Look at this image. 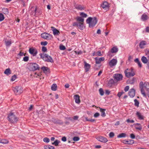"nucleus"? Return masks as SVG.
Masks as SVG:
<instances>
[{
  "mask_svg": "<svg viewBox=\"0 0 149 149\" xmlns=\"http://www.w3.org/2000/svg\"><path fill=\"white\" fill-rule=\"evenodd\" d=\"M41 36L44 39L47 40H51L53 38L52 35L45 32L42 33L41 35Z\"/></svg>",
  "mask_w": 149,
  "mask_h": 149,
  "instance_id": "obj_6",
  "label": "nucleus"
},
{
  "mask_svg": "<svg viewBox=\"0 0 149 149\" xmlns=\"http://www.w3.org/2000/svg\"><path fill=\"white\" fill-rule=\"evenodd\" d=\"M126 121L128 123H133L134 122V121L133 120H130L129 119H128L126 120Z\"/></svg>",
  "mask_w": 149,
  "mask_h": 149,
  "instance_id": "obj_57",
  "label": "nucleus"
},
{
  "mask_svg": "<svg viewBox=\"0 0 149 149\" xmlns=\"http://www.w3.org/2000/svg\"><path fill=\"white\" fill-rule=\"evenodd\" d=\"M25 55V54L23 52H20L18 54V55L20 56H24Z\"/></svg>",
  "mask_w": 149,
  "mask_h": 149,
  "instance_id": "obj_61",
  "label": "nucleus"
},
{
  "mask_svg": "<svg viewBox=\"0 0 149 149\" xmlns=\"http://www.w3.org/2000/svg\"><path fill=\"white\" fill-rule=\"evenodd\" d=\"M97 139L98 141L106 143L108 141L106 138L101 136H98L97 138Z\"/></svg>",
  "mask_w": 149,
  "mask_h": 149,
  "instance_id": "obj_16",
  "label": "nucleus"
},
{
  "mask_svg": "<svg viewBox=\"0 0 149 149\" xmlns=\"http://www.w3.org/2000/svg\"><path fill=\"white\" fill-rule=\"evenodd\" d=\"M85 119L86 121H90L91 122H93L95 121V119H88V118L87 117H85Z\"/></svg>",
  "mask_w": 149,
  "mask_h": 149,
  "instance_id": "obj_49",
  "label": "nucleus"
},
{
  "mask_svg": "<svg viewBox=\"0 0 149 149\" xmlns=\"http://www.w3.org/2000/svg\"><path fill=\"white\" fill-rule=\"evenodd\" d=\"M43 141L45 143H48L49 142L50 139L46 137L43 139Z\"/></svg>",
  "mask_w": 149,
  "mask_h": 149,
  "instance_id": "obj_46",
  "label": "nucleus"
},
{
  "mask_svg": "<svg viewBox=\"0 0 149 149\" xmlns=\"http://www.w3.org/2000/svg\"><path fill=\"white\" fill-rule=\"evenodd\" d=\"M60 142V141L56 140L54 142L52 143V144L56 146H57L58 145V144Z\"/></svg>",
  "mask_w": 149,
  "mask_h": 149,
  "instance_id": "obj_41",
  "label": "nucleus"
},
{
  "mask_svg": "<svg viewBox=\"0 0 149 149\" xmlns=\"http://www.w3.org/2000/svg\"><path fill=\"white\" fill-rule=\"evenodd\" d=\"M103 9H104L106 11L109 10V5L108 3L107 2H104L101 5Z\"/></svg>",
  "mask_w": 149,
  "mask_h": 149,
  "instance_id": "obj_13",
  "label": "nucleus"
},
{
  "mask_svg": "<svg viewBox=\"0 0 149 149\" xmlns=\"http://www.w3.org/2000/svg\"><path fill=\"white\" fill-rule=\"evenodd\" d=\"M29 57L28 56H25L23 58V61L25 62H27L29 60Z\"/></svg>",
  "mask_w": 149,
  "mask_h": 149,
  "instance_id": "obj_56",
  "label": "nucleus"
},
{
  "mask_svg": "<svg viewBox=\"0 0 149 149\" xmlns=\"http://www.w3.org/2000/svg\"><path fill=\"white\" fill-rule=\"evenodd\" d=\"M123 143L128 145H132L134 143V141L132 139H130L129 140H125L123 141Z\"/></svg>",
  "mask_w": 149,
  "mask_h": 149,
  "instance_id": "obj_18",
  "label": "nucleus"
},
{
  "mask_svg": "<svg viewBox=\"0 0 149 149\" xmlns=\"http://www.w3.org/2000/svg\"><path fill=\"white\" fill-rule=\"evenodd\" d=\"M126 136V134L125 133H122L118 135L117 137L118 138H121L125 137Z\"/></svg>",
  "mask_w": 149,
  "mask_h": 149,
  "instance_id": "obj_38",
  "label": "nucleus"
},
{
  "mask_svg": "<svg viewBox=\"0 0 149 149\" xmlns=\"http://www.w3.org/2000/svg\"><path fill=\"white\" fill-rule=\"evenodd\" d=\"M41 69L43 70L44 73L45 74L47 73L49 71V68L45 66H43L42 67Z\"/></svg>",
  "mask_w": 149,
  "mask_h": 149,
  "instance_id": "obj_24",
  "label": "nucleus"
},
{
  "mask_svg": "<svg viewBox=\"0 0 149 149\" xmlns=\"http://www.w3.org/2000/svg\"><path fill=\"white\" fill-rule=\"evenodd\" d=\"M29 51L30 54L33 56H35L38 53L37 49L35 47H32L29 48Z\"/></svg>",
  "mask_w": 149,
  "mask_h": 149,
  "instance_id": "obj_9",
  "label": "nucleus"
},
{
  "mask_svg": "<svg viewBox=\"0 0 149 149\" xmlns=\"http://www.w3.org/2000/svg\"><path fill=\"white\" fill-rule=\"evenodd\" d=\"M136 115L139 120H142L144 119V116L139 112L137 111Z\"/></svg>",
  "mask_w": 149,
  "mask_h": 149,
  "instance_id": "obj_25",
  "label": "nucleus"
},
{
  "mask_svg": "<svg viewBox=\"0 0 149 149\" xmlns=\"http://www.w3.org/2000/svg\"><path fill=\"white\" fill-rule=\"evenodd\" d=\"M134 105L137 107H138L139 104V101L136 99H135L134 100Z\"/></svg>",
  "mask_w": 149,
  "mask_h": 149,
  "instance_id": "obj_43",
  "label": "nucleus"
},
{
  "mask_svg": "<svg viewBox=\"0 0 149 149\" xmlns=\"http://www.w3.org/2000/svg\"><path fill=\"white\" fill-rule=\"evenodd\" d=\"M102 54L101 53V51L99 50L96 52L95 56H102Z\"/></svg>",
  "mask_w": 149,
  "mask_h": 149,
  "instance_id": "obj_50",
  "label": "nucleus"
},
{
  "mask_svg": "<svg viewBox=\"0 0 149 149\" xmlns=\"http://www.w3.org/2000/svg\"><path fill=\"white\" fill-rule=\"evenodd\" d=\"M148 19V16L145 13H143L141 16V19L142 21H145Z\"/></svg>",
  "mask_w": 149,
  "mask_h": 149,
  "instance_id": "obj_22",
  "label": "nucleus"
},
{
  "mask_svg": "<svg viewBox=\"0 0 149 149\" xmlns=\"http://www.w3.org/2000/svg\"><path fill=\"white\" fill-rule=\"evenodd\" d=\"M29 69L30 71H34L39 70L40 68L39 65L36 63H31L29 64Z\"/></svg>",
  "mask_w": 149,
  "mask_h": 149,
  "instance_id": "obj_5",
  "label": "nucleus"
},
{
  "mask_svg": "<svg viewBox=\"0 0 149 149\" xmlns=\"http://www.w3.org/2000/svg\"><path fill=\"white\" fill-rule=\"evenodd\" d=\"M113 77L117 81H120L122 79L123 76L121 74H114Z\"/></svg>",
  "mask_w": 149,
  "mask_h": 149,
  "instance_id": "obj_10",
  "label": "nucleus"
},
{
  "mask_svg": "<svg viewBox=\"0 0 149 149\" xmlns=\"http://www.w3.org/2000/svg\"><path fill=\"white\" fill-rule=\"evenodd\" d=\"M147 44L146 41L142 40L139 43V47L141 49H143L144 48V46L146 45Z\"/></svg>",
  "mask_w": 149,
  "mask_h": 149,
  "instance_id": "obj_19",
  "label": "nucleus"
},
{
  "mask_svg": "<svg viewBox=\"0 0 149 149\" xmlns=\"http://www.w3.org/2000/svg\"><path fill=\"white\" fill-rule=\"evenodd\" d=\"M145 52L146 55L149 54V49H146L145 50Z\"/></svg>",
  "mask_w": 149,
  "mask_h": 149,
  "instance_id": "obj_64",
  "label": "nucleus"
},
{
  "mask_svg": "<svg viewBox=\"0 0 149 149\" xmlns=\"http://www.w3.org/2000/svg\"><path fill=\"white\" fill-rule=\"evenodd\" d=\"M144 87L146 89L148 92L149 91V83L145 82L144 84Z\"/></svg>",
  "mask_w": 149,
  "mask_h": 149,
  "instance_id": "obj_29",
  "label": "nucleus"
},
{
  "mask_svg": "<svg viewBox=\"0 0 149 149\" xmlns=\"http://www.w3.org/2000/svg\"><path fill=\"white\" fill-rule=\"evenodd\" d=\"M42 51L44 53L46 52H47V49L45 47L42 46Z\"/></svg>",
  "mask_w": 149,
  "mask_h": 149,
  "instance_id": "obj_48",
  "label": "nucleus"
},
{
  "mask_svg": "<svg viewBox=\"0 0 149 149\" xmlns=\"http://www.w3.org/2000/svg\"><path fill=\"white\" fill-rule=\"evenodd\" d=\"M100 115V114L99 113H96L94 115V116L95 118H97Z\"/></svg>",
  "mask_w": 149,
  "mask_h": 149,
  "instance_id": "obj_62",
  "label": "nucleus"
},
{
  "mask_svg": "<svg viewBox=\"0 0 149 149\" xmlns=\"http://www.w3.org/2000/svg\"><path fill=\"white\" fill-rule=\"evenodd\" d=\"M52 30L53 31V33L54 35H58L60 33L59 31L54 27L52 26L51 27Z\"/></svg>",
  "mask_w": 149,
  "mask_h": 149,
  "instance_id": "obj_21",
  "label": "nucleus"
},
{
  "mask_svg": "<svg viewBox=\"0 0 149 149\" xmlns=\"http://www.w3.org/2000/svg\"><path fill=\"white\" fill-rule=\"evenodd\" d=\"M125 76L127 78L133 77L135 75V74L134 69L131 68L130 69L127 68L124 71Z\"/></svg>",
  "mask_w": 149,
  "mask_h": 149,
  "instance_id": "obj_4",
  "label": "nucleus"
},
{
  "mask_svg": "<svg viewBox=\"0 0 149 149\" xmlns=\"http://www.w3.org/2000/svg\"><path fill=\"white\" fill-rule=\"evenodd\" d=\"M95 63L96 64H99L100 63L101 61H103L104 60L105 58L104 57H102L98 58L97 57H95Z\"/></svg>",
  "mask_w": 149,
  "mask_h": 149,
  "instance_id": "obj_14",
  "label": "nucleus"
},
{
  "mask_svg": "<svg viewBox=\"0 0 149 149\" xmlns=\"http://www.w3.org/2000/svg\"><path fill=\"white\" fill-rule=\"evenodd\" d=\"M117 62V60L116 59H113L109 62V65L111 67L115 66L116 65Z\"/></svg>",
  "mask_w": 149,
  "mask_h": 149,
  "instance_id": "obj_15",
  "label": "nucleus"
},
{
  "mask_svg": "<svg viewBox=\"0 0 149 149\" xmlns=\"http://www.w3.org/2000/svg\"><path fill=\"white\" fill-rule=\"evenodd\" d=\"M7 118L8 121L11 123H17L19 118L16 116L13 112H11L8 115Z\"/></svg>",
  "mask_w": 149,
  "mask_h": 149,
  "instance_id": "obj_1",
  "label": "nucleus"
},
{
  "mask_svg": "<svg viewBox=\"0 0 149 149\" xmlns=\"http://www.w3.org/2000/svg\"><path fill=\"white\" fill-rule=\"evenodd\" d=\"M128 94L129 96L131 97H134L135 94V90L134 88H132L129 91Z\"/></svg>",
  "mask_w": 149,
  "mask_h": 149,
  "instance_id": "obj_12",
  "label": "nucleus"
},
{
  "mask_svg": "<svg viewBox=\"0 0 149 149\" xmlns=\"http://www.w3.org/2000/svg\"><path fill=\"white\" fill-rule=\"evenodd\" d=\"M16 78H17L16 75L15 74L11 78V80L12 81H14V80H15V79H16Z\"/></svg>",
  "mask_w": 149,
  "mask_h": 149,
  "instance_id": "obj_58",
  "label": "nucleus"
},
{
  "mask_svg": "<svg viewBox=\"0 0 149 149\" xmlns=\"http://www.w3.org/2000/svg\"><path fill=\"white\" fill-rule=\"evenodd\" d=\"M118 50V49L116 46L113 47L110 50V52L112 53H116L117 52Z\"/></svg>",
  "mask_w": 149,
  "mask_h": 149,
  "instance_id": "obj_23",
  "label": "nucleus"
},
{
  "mask_svg": "<svg viewBox=\"0 0 149 149\" xmlns=\"http://www.w3.org/2000/svg\"><path fill=\"white\" fill-rule=\"evenodd\" d=\"M139 87L141 88H143L144 87V84L143 81H141L139 84Z\"/></svg>",
  "mask_w": 149,
  "mask_h": 149,
  "instance_id": "obj_52",
  "label": "nucleus"
},
{
  "mask_svg": "<svg viewBox=\"0 0 149 149\" xmlns=\"http://www.w3.org/2000/svg\"><path fill=\"white\" fill-rule=\"evenodd\" d=\"M100 111L101 112V116L102 117H104L106 116V115L105 112L106 109H102L99 107Z\"/></svg>",
  "mask_w": 149,
  "mask_h": 149,
  "instance_id": "obj_26",
  "label": "nucleus"
},
{
  "mask_svg": "<svg viewBox=\"0 0 149 149\" xmlns=\"http://www.w3.org/2000/svg\"><path fill=\"white\" fill-rule=\"evenodd\" d=\"M75 8L81 10H84L85 9V8L84 6H83L81 5H77L75 6Z\"/></svg>",
  "mask_w": 149,
  "mask_h": 149,
  "instance_id": "obj_30",
  "label": "nucleus"
},
{
  "mask_svg": "<svg viewBox=\"0 0 149 149\" xmlns=\"http://www.w3.org/2000/svg\"><path fill=\"white\" fill-rule=\"evenodd\" d=\"M4 19V17L2 13H0V21H3Z\"/></svg>",
  "mask_w": 149,
  "mask_h": 149,
  "instance_id": "obj_47",
  "label": "nucleus"
},
{
  "mask_svg": "<svg viewBox=\"0 0 149 149\" xmlns=\"http://www.w3.org/2000/svg\"><path fill=\"white\" fill-rule=\"evenodd\" d=\"M80 15L83 17H86L87 16V15L84 12L80 13Z\"/></svg>",
  "mask_w": 149,
  "mask_h": 149,
  "instance_id": "obj_51",
  "label": "nucleus"
},
{
  "mask_svg": "<svg viewBox=\"0 0 149 149\" xmlns=\"http://www.w3.org/2000/svg\"><path fill=\"white\" fill-rule=\"evenodd\" d=\"M13 91L16 95H18L22 93V88L21 86H16L14 88Z\"/></svg>",
  "mask_w": 149,
  "mask_h": 149,
  "instance_id": "obj_7",
  "label": "nucleus"
},
{
  "mask_svg": "<svg viewBox=\"0 0 149 149\" xmlns=\"http://www.w3.org/2000/svg\"><path fill=\"white\" fill-rule=\"evenodd\" d=\"M59 48L61 50H65L66 49L65 47L63 45H60V46Z\"/></svg>",
  "mask_w": 149,
  "mask_h": 149,
  "instance_id": "obj_53",
  "label": "nucleus"
},
{
  "mask_svg": "<svg viewBox=\"0 0 149 149\" xmlns=\"http://www.w3.org/2000/svg\"><path fill=\"white\" fill-rule=\"evenodd\" d=\"M134 125H137L138 126V127H135V128L136 130H138L140 131H141L142 130V127L140 123H135L134 124Z\"/></svg>",
  "mask_w": 149,
  "mask_h": 149,
  "instance_id": "obj_28",
  "label": "nucleus"
},
{
  "mask_svg": "<svg viewBox=\"0 0 149 149\" xmlns=\"http://www.w3.org/2000/svg\"><path fill=\"white\" fill-rule=\"evenodd\" d=\"M44 148L45 149H55V148L54 146L50 145L44 146Z\"/></svg>",
  "mask_w": 149,
  "mask_h": 149,
  "instance_id": "obj_35",
  "label": "nucleus"
},
{
  "mask_svg": "<svg viewBox=\"0 0 149 149\" xmlns=\"http://www.w3.org/2000/svg\"><path fill=\"white\" fill-rule=\"evenodd\" d=\"M3 13L5 15H8L9 13L8 9L7 8H3L2 9Z\"/></svg>",
  "mask_w": 149,
  "mask_h": 149,
  "instance_id": "obj_37",
  "label": "nucleus"
},
{
  "mask_svg": "<svg viewBox=\"0 0 149 149\" xmlns=\"http://www.w3.org/2000/svg\"><path fill=\"white\" fill-rule=\"evenodd\" d=\"M141 60L142 62L144 64H146L147 63L148 60L147 58L144 56L142 57L141 58Z\"/></svg>",
  "mask_w": 149,
  "mask_h": 149,
  "instance_id": "obj_32",
  "label": "nucleus"
},
{
  "mask_svg": "<svg viewBox=\"0 0 149 149\" xmlns=\"http://www.w3.org/2000/svg\"><path fill=\"white\" fill-rule=\"evenodd\" d=\"M39 55L40 56V58L45 61L51 63L54 62V60L52 57L47 54L40 53Z\"/></svg>",
  "mask_w": 149,
  "mask_h": 149,
  "instance_id": "obj_3",
  "label": "nucleus"
},
{
  "mask_svg": "<svg viewBox=\"0 0 149 149\" xmlns=\"http://www.w3.org/2000/svg\"><path fill=\"white\" fill-rule=\"evenodd\" d=\"M86 22L87 24H89V27L93 28L97 23V20L95 17L93 18L90 17L86 19Z\"/></svg>",
  "mask_w": 149,
  "mask_h": 149,
  "instance_id": "obj_2",
  "label": "nucleus"
},
{
  "mask_svg": "<svg viewBox=\"0 0 149 149\" xmlns=\"http://www.w3.org/2000/svg\"><path fill=\"white\" fill-rule=\"evenodd\" d=\"M5 42L7 47H10L12 44L11 41L10 40L5 41Z\"/></svg>",
  "mask_w": 149,
  "mask_h": 149,
  "instance_id": "obj_40",
  "label": "nucleus"
},
{
  "mask_svg": "<svg viewBox=\"0 0 149 149\" xmlns=\"http://www.w3.org/2000/svg\"><path fill=\"white\" fill-rule=\"evenodd\" d=\"M141 94L143 95V96L146 98L147 97V95L146 94L144 91L143 90V88L141 89Z\"/></svg>",
  "mask_w": 149,
  "mask_h": 149,
  "instance_id": "obj_45",
  "label": "nucleus"
},
{
  "mask_svg": "<svg viewBox=\"0 0 149 149\" xmlns=\"http://www.w3.org/2000/svg\"><path fill=\"white\" fill-rule=\"evenodd\" d=\"M84 68L86 72L88 71L89 69L90 68L91 65L87 63L86 61H84Z\"/></svg>",
  "mask_w": 149,
  "mask_h": 149,
  "instance_id": "obj_17",
  "label": "nucleus"
},
{
  "mask_svg": "<svg viewBox=\"0 0 149 149\" xmlns=\"http://www.w3.org/2000/svg\"><path fill=\"white\" fill-rule=\"evenodd\" d=\"M114 135V134L112 132H110L109 134V136L111 138L113 137Z\"/></svg>",
  "mask_w": 149,
  "mask_h": 149,
  "instance_id": "obj_60",
  "label": "nucleus"
},
{
  "mask_svg": "<svg viewBox=\"0 0 149 149\" xmlns=\"http://www.w3.org/2000/svg\"><path fill=\"white\" fill-rule=\"evenodd\" d=\"M4 73L7 75H9V74H10L11 73V71L10 70V68H8L6 69L4 71Z\"/></svg>",
  "mask_w": 149,
  "mask_h": 149,
  "instance_id": "obj_33",
  "label": "nucleus"
},
{
  "mask_svg": "<svg viewBox=\"0 0 149 149\" xmlns=\"http://www.w3.org/2000/svg\"><path fill=\"white\" fill-rule=\"evenodd\" d=\"M72 26H76L78 27V29L81 30H83L84 29V23L82 22H74L72 24Z\"/></svg>",
  "mask_w": 149,
  "mask_h": 149,
  "instance_id": "obj_8",
  "label": "nucleus"
},
{
  "mask_svg": "<svg viewBox=\"0 0 149 149\" xmlns=\"http://www.w3.org/2000/svg\"><path fill=\"white\" fill-rule=\"evenodd\" d=\"M136 78L134 77H133L131 79H130L128 81H129V83L131 84H133L135 82Z\"/></svg>",
  "mask_w": 149,
  "mask_h": 149,
  "instance_id": "obj_39",
  "label": "nucleus"
},
{
  "mask_svg": "<svg viewBox=\"0 0 149 149\" xmlns=\"http://www.w3.org/2000/svg\"><path fill=\"white\" fill-rule=\"evenodd\" d=\"M61 140L63 142L66 141L67 140L66 137L65 136L63 137L61 139Z\"/></svg>",
  "mask_w": 149,
  "mask_h": 149,
  "instance_id": "obj_63",
  "label": "nucleus"
},
{
  "mask_svg": "<svg viewBox=\"0 0 149 149\" xmlns=\"http://www.w3.org/2000/svg\"><path fill=\"white\" fill-rule=\"evenodd\" d=\"M99 92L100 94V95L101 96H102L104 95V92L102 89V88H100L99 89Z\"/></svg>",
  "mask_w": 149,
  "mask_h": 149,
  "instance_id": "obj_44",
  "label": "nucleus"
},
{
  "mask_svg": "<svg viewBox=\"0 0 149 149\" xmlns=\"http://www.w3.org/2000/svg\"><path fill=\"white\" fill-rule=\"evenodd\" d=\"M48 44V42L47 41H42L41 42L40 44L42 45L46 46Z\"/></svg>",
  "mask_w": 149,
  "mask_h": 149,
  "instance_id": "obj_54",
  "label": "nucleus"
},
{
  "mask_svg": "<svg viewBox=\"0 0 149 149\" xmlns=\"http://www.w3.org/2000/svg\"><path fill=\"white\" fill-rule=\"evenodd\" d=\"M76 19L77 21L79 22H82L84 23V19L82 17H78Z\"/></svg>",
  "mask_w": 149,
  "mask_h": 149,
  "instance_id": "obj_34",
  "label": "nucleus"
},
{
  "mask_svg": "<svg viewBox=\"0 0 149 149\" xmlns=\"http://www.w3.org/2000/svg\"><path fill=\"white\" fill-rule=\"evenodd\" d=\"M8 142H9L7 140L5 139H3L0 140V143H2L3 144H6L8 143Z\"/></svg>",
  "mask_w": 149,
  "mask_h": 149,
  "instance_id": "obj_42",
  "label": "nucleus"
},
{
  "mask_svg": "<svg viewBox=\"0 0 149 149\" xmlns=\"http://www.w3.org/2000/svg\"><path fill=\"white\" fill-rule=\"evenodd\" d=\"M79 138L78 136H75L73 138V140L74 141H78L79 140Z\"/></svg>",
  "mask_w": 149,
  "mask_h": 149,
  "instance_id": "obj_55",
  "label": "nucleus"
},
{
  "mask_svg": "<svg viewBox=\"0 0 149 149\" xmlns=\"http://www.w3.org/2000/svg\"><path fill=\"white\" fill-rule=\"evenodd\" d=\"M52 121L54 124H58L60 125H62L63 124V122L62 121L58 118H52Z\"/></svg>",
  "mask_w": 149,
  "mask_h": 149,
  "instance_id": "obj_11",
  "label": "nucleus"
},
{
  "mask_svg": "<svg viewBox=\"0 0 149 149\" xmlns=\"http://www.w3.org/2000/svg\"><path fill=\"white\" fill-rule=\"evenodd\" d=\"M74 99H75V102L77 104H79L80 102V96L78 95H76L74 96Z\"/></svg>",
  "mask_w": 149,
  "mask_h": 149,
  "instance_id": "obj_20",
  "label": "nucleus"
},
{
  "mask_svg": "<svg viewBox=\"0 0 149 149\" xmlns=\"http://www.w3.org/2000/svg\"><path fill=\"white\" fill-rule=\"evenodd\" d=\"M124 92H119L118 94L117 95L118 96V97H119V98H120L121 96L122 95V94L124 93Z\"/></svg>",
  "mask_w": 149,
  "mask_h": 149,
  "instance_id": "obj_59",
  "label": "nucleus"
},
{
  "mask_svg": "<svg viewBox=\"0 0 149 149\" xmlns=\"http://www.w3.org/2000/svg\"><path fill=\"white\" fill-rule=\"evenodd\" d=\"M134 61L138 65L139 67L141 68L142 67V64L141 62L139 61L138 58H136L134 60Z\"/></svg>",
  "mask_w": 149,
  "mask_h": 149,
  "instance_id": "obj_27",
  "label": "nucleus"
},
{
  "mask_svg": "<svg viewBox=\"0 0 149 149\" xmlns=\"http://www.w3.org/2000/svg\"><path fill=\"white\" fill-rule=\"evenodd\" d=\"M57 86L56 84H53L51 87V88L52 90L53 91H56L57 90Z\"/></svg>",
  "mask_w": 149,
  "mask_h": 149,
  "instance_id": "obj_36",
  "label": "nucleus"
},
{
  "mask_svg": "<svg viewBox=\"0 0 149 149\" xmlns=\"http://www.w3.org/2000/svg\"><path fill=\"white\" fill-rule=\"evenodd\" d=\"M114 83V80L112 79H110L109 81H108L107 85L108 86H111Z\"/></svg>",
  "mask_w": 149,
  "mask_h": 149,
  "instance_id": "obj_31",
  "label": "nucleus"
}]
</instances>
